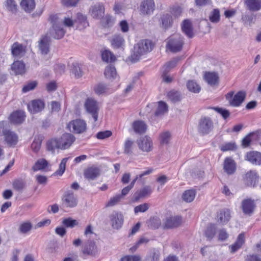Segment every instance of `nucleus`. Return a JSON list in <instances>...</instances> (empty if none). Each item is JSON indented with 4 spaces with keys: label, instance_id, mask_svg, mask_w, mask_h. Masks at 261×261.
Returning a JSON list of instances; mask_svg holds the SVG:
<instances>
[{
    "label": "nucleus",
    "instance_id": "f257e3e1",
    "mask_svg": "<svg viewBox=\"0 0 261 261\" xmlns=\"http://www.w3.org/2000/svg\"><path fill=\"white\" fill-rule=\"evenodd\" d=\"M49 21L52 24L48 33L43 36L39 41V49L42 55H47L49 51L50 36L56 39H60L63 37L65 31L62 27L61 22L57 14L51 15L49 18Z\"/></svg>",
    "mask_w": 261,
    "mask_h": 261
},
{
    "label": "nucleus",
    "instance_id": "f03ea898",
    "mask_svg": "<svg viewBox=\"0 0 261 261\" xmlns=\"http://www.w3.org/2000/svg\"><path fill=\"white\" fill-rule=\"evenodd\" d=\"M153 47L151 41L148 39L140 41L134 45L133 52L129 57L130 61L133 63L138 62L142 56L151 51Z\"/></svg>",
    "mask_w": 261,
    "mask_h": 261
},
{
    "label": "nucleus",
    "instance_id": "7ed1b4c3",
    "mask_svg": "<svg viewBox=\"0 0 261 261\" xmlns=\"http://www.w3.org/2000/svg\"><path fill=\"white\" fill-rule=\"evenodd\" d=\"M183 44V38L181 35L174 34L168 38L166 47L171 52L176 53L181 50Z\"/></svg>",
    "mask_w": 261,
    "mask_h": 261
},
{
    "label": "nucleus",
    "instance_id": "20e7f679",
    "mask_svg": "<svg viewBox=\"0 0 261 261\" xmlns=\"http://www.w3.org/2000/svg\"><path fill=\"white\" fill-rule=\"evenodd\" d=\"M67 128L74 134H80L86 132L87 126L85 120L76 119L69 122L67 124Z\"/></svg>",
    "mask_w": 261,
    "mask_h": 261
},
{
    "label": "nucleus",
    "instance_id": "39448f33",
    "mask_svg": "<svg viewBox=\"0 0 261 261\" xmlns=\"http://www.w3.org/2000/svg\"><path fill=\"white\" fill-rule=\"evenodd\" d=\"M62 201L64 207L73 208L77 206L79 201L77 195L73 191L68 190L63 195Z\"/></svg>",
    "mask_w": 261,
    "mask_h": 261
},
{
    "label": "nucleus",
    "instance_id": "423d86ee",
    "mask_svg": "<svg viewBox=\"0 0 261 261\" xmlns=\"http://www.w3.org/2000/svg\"><path fill=\"white\" fill-rule=\"evenodd\" d=\"M214 128V123L211 118L203 117L199 121L198 130L202 135L209 134Z\"/></svg>",
    "mask_w": 261,
    "mask_h": 261
},
{
    "label": "nucleus",
    "instance_id": "0eeeda50",
    "mask_svg": "<svg viewBox=\"0 0 261 261\" xmlns=\"http://www.w3.org/2000/svg\"><path fill=\"white\" fill-rule=\"evenodd\" d=\"M84 106L87 113L92 116L94 122H96L98 119L99 111L97 101L92 98H88L86 100Z\"/></svg>",
    "mask_w": 261,
    "mask_h": 261
},
{
    "label": "nucleus",
    "instance_id": "6e6552de",
    "mask_svg": "<svg viewBox=\"0 0 261 261\" xmlns=\"http://www.w3.org/2000/svg\"><path fill=\"white\" fill-rule=\"evenodd\" d=\"M234 92L231 91L226 95V98L229 101L230 105L233 107H239L244 101L246 93L244 91L238 92L233 96Z\"/></svg>",
    "mask_w": 261,
    "mask_h": 261
},
{
    "label": "nucleus",
    "instance_id": "1a4fd4ad",
    "mask_svg": "<svg viewBox=\"0 0 261 261\" xmlns=\"http://www.w3.org/2000/svg\"><path fill=\"white\" fill-rule=\"evenodd\" d=\"M241 207L245 215L250 216L253 214L256 207L255 200L251 198L244 199L241 202Z\"/></svg>",
    "mask_w": 261,
    "mask_h": 261
},
{
    "label": "nucleus",
    "instance_id": "9d476101",
    "mask_svg": "<svg viewBox=\"0 0 261 261\" xmlns=\"http://www.w3.org/2000/svg\"><path fill=\"white\" fill-rule=\"evenodd\" d=\"M89 14L94 19H101L105 14V7L103 5L100 3H97L91 6L89 9Z\"/></svg>",
    "mask_w": 261,
    "mask_h": 261
},
{
    "label": "nucleus",
    "instance_id": "9b49d317",
    "mask_svg": "<svg viewBox=\"0 0 261 261\" xmlns=\"http://www.w3.org/2000/svg\"><path fill=\"white\" fill-rule=\"evenodd\" d=\"M139 148L144 152H148L152 150V142L151 138L148 136L141 137L137 141Z\"/></svg>",
    "mask_w": 261,
    "mask_h": 261
},
{
    "label": "nucleus",
    "instance_id": "f8f14e48",
    "mask_svg": "<svg viewBox=\"0 0 261 261\" xmlns=\"http://www.w3.org/2000/svg\"><path fill=\"white\" fill-rule=\"evenodd\" d=\"M112 227L114 229L120 228L123 223V216L119 213L114 212L110 215Z\"/></svg>",
    "mask_w": 261,
    "mask_h": 261
},
{
    "label": "nucleus",
    "instance_id": "ddd939ff",
    "mask_svg": "<svg viewBox=\"0 0 261 261\" xmlns=\"http://www.w3.org/2000/svg\"><path fill=\"white\" fill-rule=\"evenodd\" d=\"M4 141L9 147H14L18 142V136L14 132L9 129L4 136Z\"/></svg>",
    "mask_w": 261,
    "mask_h": 261
},
{
    "label": "nucleus",
    "instance_id": "4468645a",
    "mask_svg": "<svg viewBox=\"0 0 261 261\" xmlns=\"http://www.w3.org/2000/svg\"><path fill=\"white\" fill-rule=\"evenodd\" d=\"M61 144V149L69 147L75 140V137L71 134L65 133L59 139Z\"/></svg>",
    "mask_w": 261,
    "mask_h": 261
},
{
    "label": "nucleus",
    "instance_id": "2eb2a0df",
    "mask_svg": "<svg viewBox=\"0 0 261 261\" xmlns=\"http://www.w3.org/2000/svg\"><path fill=\"white\" fill-rule=\"evenodd\" d=\"M28 108L31 114H36L41 112L44 109V103L40 99L33 100L28 104Z\"/></svg>",
    "mask_w": 261,
    "mask_h": 261
},
{
    "label": "nucleus",
    "instance_id": "dca6fc26",
    "mask_svg": "<svg viewBox=\"0 0 261 261\" xmlns=\"http://www.w3.org/2000/svg\"><path fill=\"white\" fill-rule=\"evenodd\" d=\"M155 4L153 0H144L140 6L141 12L144 14H150L154 10Z\"/></svg>",
    "mask_w": 261,
    "mask_h": 261
},
{
    "label": "nucleus",
    "instance_id": "f3484780",
    "mask_svg": "<svg viewBox=\"0 0 261 261\" xmlns=\"http://www.w3.org/2000/svg\"><path fill=\"white\" fill-rule=\"evenodd\" d=\"M152 192V190L150 186H145L134 193L133 195V200L135 201H138L140 199H142L149 196Z\"/></svg>",
    "mask_w": 261,
    "mask_h": 261
},
{
    "label": "nucleus",
    "instance_id": "a211bd4d",
    "mask_svg": "<svg viewBox=\"0 0 261 261\" xmlns=\"http://www.w3.org/2000/svg\"><path fill=\"white\" fill-rule=\"evenodd\" d=\"M84 176L89 180H94L100 175V170L96 167H91L86 169L84 173Z\"/></svg>",
    "mask_w": 261,
    "mask_h": 261
},
{
    "label": "nucleus",
    "instance_id": "6ab92c4d",
    "mask_svg": "<svg viewBox=\"0 0 261 261\" xmlns=\"http://www.w3.org/2000/svg\"><path fill=\"white\" fill-rule=\"evenodd\" d=\"M11 53L14 57L21 58L25 53V47L21 44L15 42L11 46Z\"/></svg>",
    "mask_w": 261,
    "mask_h": 261
},
{
    "label": "nucleus",
    "instance_id": "aec40b11",
    "mask_svg": "<svg viewBox=\"0 0 261 261\" xmlns=\"http://www.w3.org/2000/svg\"><path fill=\"white\" fill-rule=\"evenodd\" d=\"M223 169L229 175L233 174L236 170L234 161L230 158H226L224 161Z\"/></svg>",
    "mask_w": 261,
    "mask_h": 261
},
{
    "label": "nucleus",
    "instance_id": "412c9836",
    "mask_svg": "<svg viewBox=\"0 0 261 261\" xmlns=\"http://www.w3.org/2000/svg\"><path fill=\"white\" fill-rule=\"evenodd\" d=\"M244 4L247 10L257 12L261 9V0H245Z\"/></svg>",
    "mask_w": 261,
    "mask_h": 261
},
{
    "label": "nucleus",
    "instance_id": "4be33fe9",
    "mask_svg": "<svg viewBox=\"0 0 261 261\" xmlns=\"http://www.w3.org/2000/svg\"><path fill=\"white\" fill-rule=\"evenodd\" d=\"M181 222L182 219L180 216L170 217L166 219L165 227L167 228L176 227L181 224Z\"/></svg>",
    "mask_w": 261,
    "mask_h": 261
},
{
    "label": "nucleus",
    "instance_id": "5701e85b",
    "mask_svg": "<svg viewBox=\"0 0 261 261\" xmlns=\"http://www.w3.org/2000/svg\"><path fill=\"white\" fill-rule=\"evenodd\" d=\"M257 178L256 172L250 170L245 175L244 180L247 186L254 187L257 181Z\"/></svg>",
    "mask_w": 261,
    "mask_h": 261
},
{
    "label": "nucleus",
    "instance_id": "b1692460",
    "mask_svg": "<svg viewBox=\"0 0 261 261\" xmlns=\"http://www.w3.org/2000/svg\"><path fill=\"white\" fill-rule=\"evenodd\" d=\"M205 81L211 86H215L218 84L219 75L215 72H206L204 75Z\"/></svg>",
    "mask_w": 261,
    "mask_h": 261
},
{
    "label": "nucleus",
    "instance_id": "393cba45",
    "mask_svg": "<svg viewBox=\"0 0 261 261\" xmlns=\"http://www.w3.org/2000/svg\"><path fill=\"white\" fill-rule=\"evenodd\" d=\"M11 69L15 75H22L25 72V66L22 61H16L12 64Z\"/></svg>",
    "mask_w": 261,
    "mask_h": 261
},
{
    "label": "nucleus",
    "instance_id": "a878e982",
    "mask_svg": "<svg viewBox=\"0 0 261 261\" xmlns=\"http://www.w3.org/2000/svg\"><path fill=\"white\" fill-rule=\"evenodd\" d=\"M97 252L96 246L94 242L89 241L86 243L82 252L85 255H94Z\"/></svg>",
    "mask_w": 261,
    "mask_h": 261
},
{
    "label": "nucleus",
    "instance_id": "bb28decb",
    "mask_svg": "<svg viewBox=\"0 0 261 261\" xmlns=\"http://www.w3.org/2000/svg\"><path fill=\"white\" fill-rule=\"evenodd\" d=\"M230 217V212L229 210H221L217 215L218 222L222 224H224L229 221Z\"/></svg>",
    "mask_w": 261,
    "mask_h": 261
},
{
    "label": "nucleus",
    "instance_id": "cd10ccee",
    "mask_svg": "<svg viewBox=\"0 0 261 261\" xmlns=\"http://www.w3.org/2000/svg\"><path fill=\"white\" fill-rule=\"evenodd\" d=\"M247 160L253 164H261V153L257 151H250L246 155Z\"/></svg>",
    "mask_w": 261,
    "mask_h": 261
},
{
    "label": "nucleus",
    "instance_id": "c85d7f7f",
    "mask_svg": "<svg viewBox=\"0 0 261 261\" xmlns=\"http://www.w3.org/2000/svg\"><path fill=\"white\" fill-rule=\"evenodd\" d=\"M25 115L22 111H17L13 113L10 116V120L14 124L21 123L24 119Z\"/></svg>",
    "mask_w": 261,
    "mask_h": 261
},
{
    "label": "nucleus",
    "instance_id": "c756f323",
    "mask_svg": "<svg viewBox=\"0 0 261 261\" xmlns=\"http://www.w3.org/2000/svg\"><path fill=\"white\" fill-rule=\"evenodd\" d=\"M162 27L165 30L170 28L173 23L172 17L169 14H164L161 17Z\"/></svg>",
    "mask_w": 261,
    "mask_h": 261
},
{
    "label": "nucleus",
    "instance_id": "7c9ffc66",
    "mask_svg": "<svg viewBox=\"0 0 261 261\" xmlns=\"http://www.w3.org/2000/svg\"><path fill=\"white\" fill-rule=\"evenodd\" d=\"M133 128L136 133L141 134L146 132L147 125L144 121L138 120L133 123Z\"/></svg>",
    "mask_w": 261,
    "mask_h": 261
},
{
    "label": "nucleus",
    "instance_id": "2f4dec72",
    "mask_svg": "<svg viewBox=\"0 0 261 261\" xmlns=\"http://www.w3.org/2000/svg\"><path fill=\"white\" fill-rule=\"evenodd\" d=\"M181 29L182 32L189 38L193 36V29L191 21L186 19L185 20L182 24Z\"/></svg>",
    "mask_w": 261,
    "mask_h": 261
},
{
    "label": "nucleus",
    "instance_id": "473e14b6",
    "mask_svg": "<svg viewBox=\"0 0 261 261\" xmlns=\"http://www.w3.org/2000/svg\"><path fill=\"white\" fill-rule=\"evenodd\" d=\"M106 77L110 80H113L117 77V73L114 66L110 65L106 67L105 72Z\"/></svg>",
    "mask_w": 261,
    "mask_h": 261
},
{
    "label": "nucleus",
    "instance_id": "72a5a7b5",
    "mask_svg": "<svg viewBox=\"0 0 261 261\" xmlns=\"http://www.w3.org/2000/svg\"><path fill=\"white\" fill-rule=\"evenodd\" d=\"M217 227L214 224H210L206 227L204 235L208 241L212 240L215 237L216 233Z\"/></svg>",
    "mask_w": 261,
    "mask_h": 261
},
{
    "label": "nucleus",
    "instance_id": "f704fd0d",
    "mask_svg": "<svg viewBox=\"0 0 261 261\" xmlns=\"http://www.w3.org/2000/svg\"><path fill=\"white\" fill-rule=\"evenodd\" d=\"M20 5L25 12H31L35 7V3L34 0H22Z\"/></svg>",
    "mask_w": 261,
    "mask_h": 261
},
{
    "label": "nucleus",
    "instance_id": "c9c22d12",
    "mask_svg": "<svg viewBox=\"0 0 261 261\" xmlns=\"http://www.w3.org/2000/svg\"><path fill=\"white\" fill-rule=\"evenodd\" d=\"M168 111V106L164 101H160L158 102V106L156 111L154 113L155 116L160 117L163 115Z\"/></svg>",
    "mask_w": 261,
    "mask_h": 261
},
{
    "label": "nucleus",
    "instance_id": "e433bc0d",
    "mask_svg": "<svg viewBox=\"0 0 261 261\" xmlns=\"http://www.w3.org/2000/svg\"><path fill=\"white\" fill-rule=\"evenodd\" d=\"M47 148L48 150L54 152L55 149H61V146L59 140L57 139H52L49 140L47 143Z\"/></svg>",
    "mask_w": 261,
    "mask_h": 261
},
{
    "label": "nucleus",
    "instance_id": "4c0bfd02",
    "mask_svg": "<svg viewBox=\"0 0 261 261\" xmlns=\"http://www.w3.org/2000/svg\"><path fill=\"white\" fill-rule=\"evenodd\" d=\"M4 6L7 11L12 14H16L17 11V5L14 0H6Z\"/></svg>",
    "mask_w": 261,
    "mask_h": 261
},
{
    "label": "nucleus",
    "instance_id": "58836bf2",
    "mask_svg": "<svg viewBox=\"0 0 261 261\" xmlns=\"http://www.w3.org/2000/svg\"><path fill=\"white\" fill-rule=\"evenodd\" d=\"M196 191L194 190H188L183 193L182 198L186 202H191L194 199Z\"/></svg>",
    "mask_w": 261,
    "mask_h": 261
},
{
    "label": "nucleus",
    "instance_id": "ea45409f",
    "mask_svg": "<svg viewBox=\"0 0 261 261\" xmlns=\"http://www.w3.org/2000/svg\"><path fill=\"white\" fill-rule=\"evenodd\" d=\"M171 139V134L169 131H165L160 134L159 140L162 145H168Z\"/></svg>",
    "mask_w": 261,
    "mask_h": 261
},
{
    "label": "nucleus",
    "instance_id": "a19ab883",
    "mask_svg": "<svg viewBox=\"0 0 261 261\" xmlns=\"http://www.w3.org/2000/svg\"><path fill=\"white\" fill-rule=\"evenodd\" d=\"M167 96L168 98L173 102L179 101L181 99V95L180 92L175 90L169 91Z\"/></svg>",
    "mask_w": 261,
    "mask_h": 261
},
{
    "label": "nucleus",
    "instance_id": "79ce46f5",
    "mask_svg": "<svg viewBox=\"0 0 261 261\" xmlns=\"http://www.w3.org/2000/svg\"><path fill=\"white\" fill-rule=\"evenodd\" d=\"M71 71L76 78H80L82 76L83 72L78 63H73L71 66Z\"/></svg>",
    "mask_w": 261,
    "mask_h": 261
},
{
    "label": "nucleus",
    "instance_id": "37998d69",
    "mask_svg": "<svg viewBox=\"0 0 261 261\" xmlns=\"http://www.w3.org/2000/svg\"><path fill=\"white\" fill-rule=\"evenodd\" d=\"M209 20L211 22L217 23L220 20V13L218 9H213L209 15Z\"/></svg>",
    "mask_w": 261,
    "mask_h": 261
},
{
    "label": "nucleus",
    "instance_id": "c03bdc74",
    "mask_svg": "<svg viewBox=\"0 0 261 261\" xmlns=\"http://www.w3.org/2000/svg\"><path fill=\"white\" fill-rule=\"evenodd\" d=\"M187 87L190 91L194 93H199L201 89L200 86L193 80L189 81L187 83Z\"/></svg>",
    "mask_w": 261,
    "mask_h": 261
},
{
    "label": "nucleus",
    "instance_id": "a18cd8bd",
    "mask_svg": "<svg viewBox=\"0 0 261 261\" xmlns=\"http://www.w3.org/2000/svg\"><path fill=\"white\" fill-rule=\"evenodd\" d=\"M47 165V161L44 159L38 160L33 166L32 169L34 171L44 169Z\"/></svg>",
    "mask_w": 261,
    "mask_h": 261
},
{
    "label": "nucleus",
    "instance_id": "49530a36",
    "mask_svg": "<svg viewBox=\"0 0 261 261\" xmlns=\"http://www.w3.org/2000/svg\"><path fill=\"white\" fill-rule=\"evenodd\" d=\"M101 57L102 60L107 62H112L115 60L114 55L111 51L107 50L102 53Z\"/></svg>",
    "mask_w": 261,
    "mask_h": 261
},
{
    "label": "nucleus",
    "instance_id": "de8ad7c7",
    "mask_svg": "<svg viewBox=\"0 0 261 261\" xmlns=\"http://www.w3.org/2000/svg\"><path fill=\"white\" fill-rule=\"evenodd\" d=\"M124 43V39L120 35L114 36L112 40V44L115 48H119L123 45Z\"/></svg>",
    "mask_w": 261,
    "mask_h": 261
},
{
    "label": "nucleus",
    "instance_id": "09e8293b",
    "mask_svg": "<svg viewBox=\"0 0 261 261\" xmlns=\"http://www.w3.org/2000/svg\"><path fill=\"white\" fill-rule=\"evenodd\" d=\"M42 143L41 137H35L31 145L32 149L35 152H37L40 149Z\"/></svg>",
    "mask_w": 261,
    "mask_h": 261
},
{
    "label": "nucleus",
    "instance_id": "8fccbe9b",
    "mask_svg": "<svg viewBox=\"0 0 261 261\" xmlns=\"http://www.w3.org/2000/svg\"><path fill=\"white\" fill-rule=\"evenodd\" d=\"M242 19L245 24L250 26L255 22V15L254 14L245 15L242 16Z\"/></svg>",
    "mask_w": 261,
    "mask_h": 261
},
{
    "label": "nucleus",
    "instance_id": "3c124183",
    "mask_svg": "<svg viewBox=\"0 0 261 261\" xmlns=\"http://www.w3.org/2000/svg\"><path fill=\"white\" fill-rule=\"evenodd\" d=\"M152 171L153 169L152 168H148L146 171H144L141 174L137 175L135 178L132 181L129 186L133 188L137 180L142 178L144 176L150 174L152 172Z\"/></svg>",
    "mask_w": 261,
    "mask_h": 261
},
{
    "label": "nucleus",
    "instance_id": "603ef678",
    "mask_svg": "<svg viewBox=\"0 0 261 261\" xmlns=\"http://www.w3.org/2000/svg\"><path fill=\"white\" fill-rule=\"evenodd\" d=\"M62 224L67 228H73L78 224L76 220L72 219L71 218L64 219L62 221Z\"/></svg>",
    "mask_w": 261,
    "mask_h": 261
},
{
    "label": "nucleus",
    "instance_id": "864d4df0",
    "mask_svg": "<svg viewBox=\"0 0 261 261\" xmlns=\"http://www.w3.org/2000/svg\"><path fill=\"white\" fill-rule=\"evenodd\" d=\"M32 228V224L30 222H27L20 224L18 230L20 233H27L31 230Z\"/></svg>",
    "mask_w": 261,
    "mask_h": 261
},
{
    "label": "nucleus",
    "instance_id": "5fc2aeb1",
    "mask_svg": "<svg viewBox=\"0 0 261 261\" xmlns=\"http://www.w3.org/2000/svg\"><path fill=\"white\" fill-rule=\"evenodd\" d=\"M70 157L63 159L59 166V169L55 172L57 175H62L65 170L66 164Z\"/></svg>",
    "mask_w": 261,
    "mask_h": 261
},
{
    "label": "nucleus",
    "instance_id": "6e6d98bb",
    "mask_svg": "<svg viewBox=\"0 0 261 261\" xmlns=\"http://www.w3.org/2000/svg\"><path fill=\"white\" fill-rule=\"evenodd\" d=\"M101 18V23L103 27L108 28L112 25L113 21L111 16L106 15L105 17Z\"/></svg>",
    "mask_w": 261,
    "mask_h": 261
},
{
    "label": "nucleus",
    "instance_id": "4d7b16f0",
    "mask_svg": "<svg viewBox=\"0 0 261 261\" xmlns=\"http://www.w3.org/2000/svg\"><path fill=\"white\" fill-rule=\"evenodd\" d=\"M212 109L220 114L224 119H227L230 116V112L225 109L219 107H214L212 108Z\"/></svg>",
    "mask_w": 261,
    "mask_h": 261
},
{
    "label": "nucleus",
    "instance_id": "13d9d810",
    "mask_svg": "<svg viewBox=\"0 0 261 261\" xmlns=\"http://www.w3.org/2000/svg\"><path fill=\"white\" fill-rule=\"evenodd\" d=\"M37 85L36 81H31L26 84L22 88V91L23 93L28 92L34 89Z\"/></svg>",
    "mask_w": 261,
    "mask_h": 261
},
{
    "label": "nucleus",
    "instance_id": "bf43d9fd",
    "mask_svg": "<svg viewBox=\"0 0 261 261\" xmlns=\"http://www.w3.org/2000/svg\"><path fill=\"white\" fill-rule=\"evenodd\" d=\"M160 254L158 250L153 249L150 251L148 255V259L150 261H159Z\"/></svg>",
    "mask_w": 261,
    "mask_h": 261
},
{
    "label": "nucleus",
    "instance_id": "052dcab7",
    "mask_svg": "<svg viewBox=\"0 0 261 261\" xmlns=\"http://www.w3.org/2000/svg\"><path fill=\"white\" fill-rule=\"evenodd\" d=\"M75 21H78L80 23L82 24L84 27H86L89 25L87 17L80 13L77 14V19Z\"/></svg>",
    "mask_w": 261,
    "mask_h": 261
},
{
    "label": "nucleus",
    "instance_id": "680f3d73",
    "mask_svg": "<svg viewBox=\"0 0 261 261\" xmlns=\"http://www.w3.org/2000/svg\"><path fill=\"white\" fill-rule=\"evenodd\" d=\"M160 225V220L157 217L151 218L148 222V226L152 229L158 228Z\"/></svg>",
    "mask_w": 261,
    "mask_h": 261
},
{
    "label": "nucleus",
    "instance_id": "e2e57ef3",
    "mask_svg": "<svg viewBox=\"0 0 261 261\" xmlns=\"http://www.w3.org/2000/svg\"><path fill=\"white\" fill-rule=\"evenodd\" d=\"M149 240L148 239L142 237L136 243L130 248V250L133 252L135 251L137 248L139 247V246L143 244H146L148 242Z\"/></svg>",
    "mask_w": 261,
    "mask_h": 261
},
{
    "label": "nucleus",
    "instance_id": "0e129e2a",
    "mask_svg": "<svg viewBox=\"0 0 261 261\" xmlns=\"http://www.w3.org/2000/svg\"><path fill=\"white\" fill-rule=\"evenodd\" d=\"M122 198V195L120 194L116 195L113 197L111 198L109 202L107 203V206H112L116 205L118 202H119Z\"/></svg>",
    "mask_w": 261,
    "mask_h": 261
},
{
    "label": "nucleus",
    "instance_id": "69168bd1",
    "mask_svg": "<svg viewBox=\"0 0 261 261\" xmlns=\"http://www.w3.org/2000/svg\"><path fill=\"white\" fill-rule=\"evenodd\" d=\"M134 142L129 139H127L124 143V152L125 154H130L132 152V147Z\"/></svg>",
    "mask_w": 261,
    "mask_h": 261
},
{
    "label": "nucleus",
    "instance_id": "338daca9",
    "mask_svg": "<svg viewBox=\"0 0 261 261\" xmlns=\"http://www.w3.org/2000/svg\"><path fill=\"white\" fill-rule=\"evenodd\" d=\"M112 135V133L110 130H105L103 132H99L97 133L96 136L98 139L103 140L107 139L110 137H111Z\"/></svg>",
    "mask_w": 261,
    "mask_h": 261
},
{
    "label": "nucleus",
    "instance_id": "774afa93",
    "mask_svg": "<svg viewBox=\"0 0 261 261\" xmlns=\"http://www.w3.org/2000/svg\"><path fill=\"white\" fill-rule=\"evenodd\" d=\"M13 187L15 190L20 191L23 189L24 183L22 180L16 179L13 182Z\"/></svg>",
    "mask_w": 261,
    "mask_h": 261
}]
</instances>
